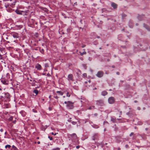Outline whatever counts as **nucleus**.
<instances>
[{
  "label": "nucleus",
  "mask_w": 150,
  "mask_h": 150,
  "mask_svg": "<svg viewBox=\"0 0 150 150\" xmlns=\"http://www.w3.org/2000/svg\"><path fill=\"white\" fill-rule=\"evenodd\" d=\"M70 138L69 140H71L74 144H76L78 142V139L76 134L75 133L69 134L68 135Z\"/></svg>",
  "instance_id": "f257e3e1"
},
{
  "label": "nucleus",
  "mask_w": 150,
  "mask_h": 150,
  "mask_svg": "<svg viewBox=\"0 0 150 150\" xmlns=\"http://www.w3.org/2000/svg\"><path fill=\"white\" fill-rule=\"evenodd\" d=\"M142 45L138 43H137L134 46V50L135 51H137L140 50H143L145 51L147 49V48L146 47L145 48L142 47Z\"/></svg>",
  "instance_id": "f03ea898"
},
{
  "label": "nucleus",
  "mask_w": 150,
  "mask_h": 150,
  "mask_svg": "<svg viewBox=\"0 0 150 150\" xmlns=\"http://www.w3.org/2000/svg\"><path fill=\"white\" fill-rule=\"evenodd\" d=\"M69 103L67 105V108L69 109H72L74 108L73 104L71 101H68Z\"/></svg>",
  "instance_id": "7ed1b4c3"
},
{
  "label": "nucleus",
  "mask_w": 150,
  "mask_h": 150,
  "mask_svg": "<svg viewBox=\"0 0 150 150\" xmlns=\"http://www.w3.org/2000/svg\"><path fill=\"white\" fill-rule=\"evenodd\" d=\"M67 79L69 81H74L73 79V76L71 74H70L68 75L67 77Z\"/></svg>",
  "instance_id": "20e7f679"
},
{
  "label": "nucleus",
  "mask_w": 150,
  "mask_h": 150,
  "mask_svg": "<svg viewBox=\"0 0 150 150\" xmlns=\"http://www.w3.org/2000/svg\"><path fill=\"white\" fill-rule=\"evenodd\" d=\"M103 73L102 71H99L98 72L96 75V76L99 78H100L103 76Z\"/></svg>",
  "instance_id": "39448f33"
},
{
  "label": "nucleus",
  "mask_w": 150,
  "mask_h": 150,
  "mask_svg": "<svg viewBox=\"0 0 150 150\" xmlns=\"http://www.w3.org/2000/svg\"><path fill=\"white\" fill-rule=\"evenodd\" d=\"M108 101L109 103L112 104L115 101V99L113 97H111L109 98Z\"/></svg>",
  "instance_id": "423d86ee"
},
{
  "label": "nucleus",
  "mask_w": 150,
  "mask_h": 150,
  "mask_svg": "<svg viewBox=\"0 0 150 150\" xmlns=\"http://www.w3.org/2000/svg\"><path fill=\"white\" fill-rule=\"evenodd\" d=\"M9 96V95L8 93H5L4 95V96H1V98H8Z\"/></svg>",
  "instance_id": "0eeeda50"
},
{
  "label": "nucleus",
  "mask_w": 150,
  "mask_h": 150,
  "mask_svg": "<svg viewBox=\"0 0 150 150\" xmlns=\"http://www.w3.org/2000/svg\"><path fill=\"white\" fill-rule=\"evenodd\" d=\"M35 68L38 70H40L42 69V67L40 64H37L35 65Z\"/></svg>",
  "instance_id": "6e6552de"
},
{
  "label": "nucleus",
  "mask_w": 150,
  "mask_h": 150,
  "mask_svg": "<svg viewBox=\"0 0 150 150\" xmlns=\"http://www.w3.org/2000/svg\"><path fill=\"white\" fill-rule=\"evenodd\" d=\"M12 35L14 38H17L19 37L18 34L16 33H14L12 34Z\"/></svg>",
  "instance_id": "1a4fd4ad"
},
{
  "label": "nucleus",
  "mask_w": 150,
  "mask_h": 150,
  "mask_svg": "<svg viewBox=\"0 0 150 150\" xmlns=\"http://www.w3.org/2000/svg\"><path fill=\"white\" fill-rule=\"evenodd\" d=\"M98 138V134H95L93 137V140H95L97 139Z\"/></svg>",
  "instance_id": "9d476101"
},
{
  "label": "nucleus",
  "mask_w": 150,
  "mask_h": 150,
  "mask_svg": "<svg viewBox=\"0 0 150 150\" xmlns=\"http://www.w3.org/2000/svg\"><path fill=\"white\" fill-rule=\"evenodd\" d=\"M1 82L4 84L8 85V81H6L4 79H3L1 80Z\"/></svg>",
  "instance_id": "9b49d317"
},
{
  "label": "nucleus",
  "mask_w": 150,
  "mask_h": 150,
  "mask_svg": "<svg viewBox=\"0 0 150 150\" xmlns=\"http://www.w3.org/2000/svg\"><path fill=\"white\" fill-rule=\"evenodd\" d=\"M20 113L23 117H24L26 115V113L24 111L22 110L20 112Z\"/></svg>",
  "instance_id": "f8f14e48"
},
{
  "label": "nucleus",
  "mask_w": 150,
  "mask_h": 150,
  "mask_svg": "<svg viewBox=\"0 0 150 150\" xmlns=\"http://www.w3.org/2000/svg\"><path fill=\"white\" fill-rule=\"evenodd\" d=\"M111 5L112 6L114 9L116 8H117V5L114 3H112Z\"/></svg>",
  "instance_id": "ddd939ff"
},
{
  "label": "nucleus",
  "mask_w": 150,
  "mask_h": 150,
  "mask_svg": "<svg viewBox=\"0 0 150 150\" xmlns=\"http://www.w3.org/2000/svg\"><path fill=\"white\" fill-rule=\"evenodd\" d=\"M144 27H145L148 31H150V27L144 24Z\"/></svg>",
  "instance_id": "4468645a"
},
{
  "label": "nucleus",
  "mask_w": 150,
  "mask_h": 150,
  "mask_svg": "<svg viewBox=\"0 0 150 150\" xmlns=\"http://www.w3.org/2000/svg\"><path fill=\"white\" fill-rule=\"evenodd\" d=\"M83 50L84 51L83 52H79V53H80V55L81 56H83V55L85 54L86 53V52L85 51V49H84Z\"/></svg>",
  "instance_id": "2eb2a0df"
},
{
  "label": "nucleus",
  "mask_w": 150,
  "mask_h": 150,
  "mask_svg": "<svg viewBox=\"0 0 150 150\" xmlns=\"http://www.w3.org/2000/svg\"><path fill=\"white\" fill-rule=\"evenodd\" d=\"M107 94V93L105 91H104L101 92V94L103 96H105Z\"/></svg>",
  "instance_id": "dca6fc26"
},
{
  "label": "nucleus",
  "mask_w": 150,
  "mask_h": 150,
  "mask_svg": "<svg viewBox=\"0 0 150 150\" xmlns=\"http://www.w3.org/2000/svg\"><path fill=\"white\" fill-rule=\"evenodd\" d=\"M116 119L115 118L112 117H111V120L113 122H116Z\"/></svg>",
  "instance_id": "f3484780"
},
{
  "label": "nucleus",
  "mask_w": 150,
  "mask_h": 150,
  "mask_svg": "<svg viewBox=\"0 0 150 150\" xmlns=\"http://www.w3.org/2000/svg\"><path fill=\"white\" fill-rule=\"evenodd\" d=\"M23 26L22 25H16V27L17 28H18V29H20L21 28H22Z\"/></svg>",
  "instance_id": "a211bd4d"
},
{
  "label": "nucleus",
  "mask_w": 150,
  "mask_h": 150,
  "mask_svg": "<svg viewBox=\"0 0 150 150\" xmlns=\"http://www.w3.org/2000/svg\"><path fill=\"white\" fill-rule=\"evenodd\" d=\"M33 92L35 93L36 95H37L38 93V91L36 89L34 90L33 91Z\"/></svg>",
  "instance_id": "6ab92c4d"
},
{
  "label": "nucleus",
  "mask_w": 150,
  "mask_h": 150,
  "mask_svg": "<svg viewBox=\"0 0 150 150\" xmlns=\"http://www.w3.org/2000/svg\"><path fill=\"white\" fill-rule=\"evenodd\" d=\"M57 93H59V94L61 96H62L63 95V93L61 91H57Z\"/></svg>",
  "instance_id": "aec40b11"
},
{
  "label": "nucleus",
  "mask_w": 150,
  "mask_h": 150,
  "mask_svg": "<svg viewBox=\"0 0 150 150\" xmlns=\"http://www.w3.org/2000/svg\"><path fill=\"white\" fill-rule=\"evenodd\" d=\"M5 6L6 8V9H7L9 8V4H6L5 5Z\"/></svg>",
  "instance_id": "412c9836"
},
{
  "label": "nucleus",
  "mask_w": 150,
  "mask_h": 150,
  "mask_svg": "<svg viewBox=\"0 0 150 150\" xmlns=\"http://www.w3.org/2000/svg\"><path fill=\"white\" fill-rule=\"evenodd\" d=\"M95 108V106H92L89 107L88 108V110H91L93 108Z\"/></svg>",
  "instance_id": "4be33fe9"
},
{
  "label": "nucleus",
  "mask_w": 150,
  "mask_h": 150,
  "mask_svg": "<svg viewBox=\"0 0 150 150\" xmlns=\"http://www.w3.org/2000/svg\"><path fill=\"white\" fill-rule=\"evenodd\" d=\"M12 10V9L10 7H9V8H8L6 9L7 11L8 12H11Z\"/></svg>",
  "instance_id": "5701e85b"
},
{
  "label": "nucleus",
  "mask_w": 150,
  "mask_h": 150,
  "mask_svg": "<svg viewBox=\"0 0 150 150\" xmlns=\"http://www.w3.org/2000/svg\"><path fill=\"white\" fill-rule=\"evenodd\" d=\"M15 11L17 14H21V12L18 10H16Z\"/></svg>",
  "instance_id": "b1692460"
},
{
  "label": "nucleus",
  "mask_w": 150,
  "mask_h": 150,
  "mask_svg": "<svg viewBox=\"0 0 150 150\" xmlns=\"http://www.w3.org/2000/svg\"><path fill=\"white\" fill-rule=\"evenodd\" d=\"M11 147V146L9 145H7L5 146V148L6 149H9Z\"/></svg>",
  "instance_id": "393cba45"
},
{
  "label": "nucleus",
  "mask_w": 150,
  "mask_h": 150,
  "mask_svg": "<svg viewBox=\"0 0 150 150\" xmlns=\"http://www.w3.org/2000/svg\"><path fill=\"white\" fill-rule=\"evenodd\" d=\"M37 83L36 81H35V82H33L31 83V85L33 86H34L35 85V83Z\"/></svg>",
  "instance_id": "a878e982"
},
{
  "label": "nucleus",
  "mask_w": 150,
  "mask_h": 150,
  "mask_svg": "<svg viewBox=\"0 0 150 150\" xmlns=\"http://www.w3.org/2000/svg\"><path fill=\"white\" fill-rule=\"evenodd\" d=\"M13 119V117H12V116H11V117H10L9 118V119H8V120H9V121H11V120H12Z\"/></svg>",
  "instance_id": "bb28decb"
},
{
  "label": "nucleus",
  "mask_w": 150,
  "mask_h": 150,
  "mask_svg": "<svg viewBox=\"0 0 150 150\" xmlns=\"http://www.w3.org/2000/svg\"><path fill=\"white\" fill-rule=\"evenodd\" d=\"M12 147L14 149V150H17V148L15 146H14V145H13Z\"/></svg>",
  "instance_id": "cd10ccee"
},
{
  "label": "nucleus",
  "mask_w": 150,
  "mask_h": 150,
  "mask_svg": "<svg viewBox=\"0 0 150 150\" xmlns=\"http://www.w3.org/2000/svg\"><path fill=\"white\" fill-rule=\"evenodd\" d=\"M45 67H49V64L48 63H46L45 64Z\"/></svg>",
  "instance_id": "c85d7f7f"
},
{
  "label": "nucleus",
  "mask_w": 150,
  "mask_h": 150,
  "mask_svg": "<svg viewBox=\"0 0 150 150\" xmlns=\"http://www.w3.org/2000/svg\"><path fill=\"white\" fill-rule=\"evenodd\" d=\"M70 96V95L69 94V92H67V96L69 97Z\"/></svg>",
  "instance_id": "c756f323"
},
{
  "label": "nucleus",
  "mask_w": 150,
  "mask_h": 150,
  "mask_svg": "<svg viewBox=\"0 0 150 150\" xmlns=\"http://www.w3.org/2000/svg\"><path fill=\"white\" fill-rule=\"evenodd\" d=\"M52 150H60V149L59 148H56L53 149Z\"/></svg>",
  "instance_id": "7c9ffc66"
},
{
  "label": "nucleus",
  "mask_w": 150,
  "mask_h": 150,
  "mask_svg": "<svg viewBox=\"0 0 150 150\" xmlns=\"http://www.w3.org/2000/svg\"><path fill=\"white\" fill-rule=\"evenodd\" d=\"M104 125H107L108 124V123L107 121H105L103 123Z\"/></svg>",
  "instance_id": "2f4dec72"
},
{
  "label": "nucleus",
  "mask_w": 150,
  "mask_h": 150,
  "mask_svg": "<svg viewBox=\"0 0 150 150\" xmlns=\"http://www.w3.org/2000/svg\"><path fill=\"white\" fill-rule=\"evenodd\" d=\"M40 52L42 54H43L44 52V50L43 49H42L40 50Z\"/></svg>",
  "instance_id": "473e14b6"
},
{
  "label": "nucleus",
  "mask_w": 150,
  "mask_h": 150,
  "mask_svg": "<svg viewBox=\"0 0 150 150\" xmlns=\"http://www.w3.org/2000/svg\"><path fill=\"white\" fill-rule=\"evenodd\" d=\"M72 124L74 125L76 124V122L74 121H73L72 122Z\"/></svg>",
  "instance_id": "72a5a7b5"
},
{
  "label": "nucleus",
  "mask_w": 150,
  "mask_h": 150,
  "mask_svg": "<svg viewBox=\"0 0 150 150\" xmlns=\"http://www.w3.org/2000/svg\"><path fill=\"white\" fill-rule=\"evenodd\" d=\"M134 133L133 132H131L129 135L130 137H131L132 135H133Z\"/></svg>",
  "instance_id": "f704fd0d"
},
{
  "label": "nucleus",
  "mask_w": 150,
  "mask_h": 150,
  "mask_svg": "<svg viewBox=\"0 0 150 150\" xmlns=\"http://www.w3.org/2000/svg\"><path fill=\"white\" fill-rule=\"evenodd\" d=\"M32 111L33 112H37V111L36 110H35V109H33L32 110Z\"/></svg>",
  "instance_id": "c9c22d12"
},
{
  "label": "nucleus",
  "mask_w": 150,
  "mask_h": 150,
  "mask_svg": "<svg viewBox=\"0 0 150 150\" xmlns=\"http://www.w3.org/2000/svg\"><path fill=\"white\" fill-rule=\"evenodd\" d=\"M83 75V76L84 77L87 76V74L86 73H84Z\"/></svg>",
  "instance_id": "e433bc0d"
},
{
  "label": "nucleus",
  "mask_w": 150,
  "mask_h": 150,
  "mask_svg": "<svg viewBox=\"0 0 150 150\" xmlns=\"http://www.w3.org/2000/svg\"><path fill=\"white\" fill-rule=\"evenodd\" d=\"M82 45L81 47L82 48H84L86 46V45L83 44H82Z\"/></svg>",
  "instance_id": "4c0bfd02"
},
{
  "label": "nucleus",
  "mask_w": 150,
  "mask_h": 150,
  "mask_svg": "<svg viewBox=\"0 0 150 150\" xmlns=\"http://www.w3.org/2000/svg\"><path fill=\"white\" fill-rule=\"evenodd\" d=\"M48 138L50 139V140H52L53 139L52 137H51L50 136H48Z\"/></svg>",
  "instance_id": "58836bf2"
},
{
  "label": "nucleus",
  "mask_w": 150,
  "mask_h": 150,
  "mask_svg": "<svg viewBox=\"0 0 150 150\" xmlns=\"http://www.w3.org/2000/svg\"><path fill=\"white\" fill-rule=\"evenodd\" d=\"M64 103L65 104H66L67 105V104H68L69 103V102H68V101H67H67H65L64 102Z\"/></svg>",
  "instance_id": "ea45409f"
},
{
  "label": "nucleus",
  "mask_w": 150,
  "mask_h": 150,
  "mask_svg": "<svg viewBox=\"0 0 150 150\" xmlns=\"http://www.w3.org/2000/svg\"><path fill=\"white\" fill-rule=\"evenodd\" d=\"M122 17H125L126 16V15L125 14H123L122 15Z\"/></svg>",
  "instance_id": "a19ab883"
},
{
  "label": "nucleus",
  "mask_w": 150,
  "mask_h": 150,
  "mask_svg": "<svg viewBox=\"0 0 150 150\" xmlns=\"http://www.w3.org/2000/svg\"><path fill=\"white\" fill-rule=\"evenodd\" d=\"M51 134H52V135H55L56 134V133L54 134L53 132L51 133Z\"/></svg>",
  "instance_id": "79ce46f5"
},
{
  "label": "nucleus",
  "mask_w": 150,
  "mask_h": 150,
  "mask_svg": "<svg viewBox=\"0 0 150 150\" xmlns=\"http://www.w3.org/2000/svg\"><path fill=\"white\" fill-rule=\"evenodd\" d=\"M125 147L126 148H128L129 147V146L127 144H126L125 145Z\"/></svg>",
  "instance_id": "37998d69"
},
{
  "label": "nucleus",
  "mask_w": 150,
  "mask_h": 150,
  "mask_svg": "<svg viewBox=\"0 0 150 150\" xmlns=\"http://www.w3.org/2000/svg\"><path fill=\"white\" fill-rule=\"evenodd\" d=\"M83 65L84 68L85 69H86V65L85 64H83Z\"/></svg>",
  "instance_id": "c03bdc74"
},
{
  "label": "nucleus",
  "mask_w": 150,
  "mask_h": 150,
  "mask_svg": "<svg viewBox=\"0 0 150 150\" xmlns=\"http://www.w3.org/2000/svg\"><path fill=\"white\" fill-rule=\"evenodd\" d=\"M80 147V146H76V148L77 149H78Z\"/></svg>",
  "instance_id": "a18cd8bd"
},
{
  "label": "nucleus",
  "mask_w": 150,
  "mask_h": 150,
  "mask_svg": "<svg viewBox=\"0 0 150 150\" xmlns=\"http://www.w3.org/2000/svg\"><path fill=\"white\" fill-rule=\"evenodd\" d=\"M3 130H3V129H0V131L1 132H3Z\"/></svg>",
  "instance_id": "49530a36"
},
{
  "label": "nucleus",
  "mask_w": 150,
  "mask_h": 150,
  "mask_svg": "<svg viewBox=\"0 0 150 150\" xmlns=\"http://www.w3.org/2000/svg\"><path fill=\"white\" fill-rule=\"evenodd\" d=\"M141 17V16H138V19L139 20H141V19H140L139 18H140V17Z\"/></svg>",
  "instance_id": "de8ad7c7"
},
{
  "label": "nucleus",
  "mask_w": 150,
  "mask_h": 150,
  "mask_svg": "<svg viewBox=\"0 0 150 150\" xmlns=\"http://www.w3.org/2000/svg\"><path fill=\"white\" fill-rule=\"evenodd\" d=\"M47 76H50V74L48 73L47 74Z\"/></svg>",
  "instance_id": "09e8293b"
},
{
  "label": "nucleus",
  "mask_w": 150,
  "mask_h": 150,
  "mask_svg": "<svg viewBox=\"0 0 150 150\" xmlns=\"http://www.w3.org/2000/svg\"><path fill=\"white\" fill-rule=\"evenodd\" d=\"M16 120H13V123H14V124H15L16 123Z\"/></svg>",
  "instance_id": "8fccbe9b"
},
{
  "label": "nucleus",
  "mask_w": 150,
  "mask_h": 150,
  "mask_svg": "<svg viewBox=\"0 0 150 150\" xmlns=\"http://www.w3.org/2000/svg\"><path fill=\"white\" fill-rule=\"evenodd\" d=\"M116 74L117 75H119L120 74V73L119 72H116Z\"/></svg>",
  "instance_id": "3c124183"
},
{
  "label": "nucleus",
  "mask_w": 150,
  "mask_h": 150,
  "mask_svg": "<svg viewBox=\"0 0 150 150\" xmlns=\"http://www.w3.org/2000/svg\"><path fill=\"white\" fill-rule=\"evenodd\" d=\"M54 98H56V99H57L58 98V97L57 96H56L55 97H54Z\"/></svg>",
  "instance_id": "603ef678"
},
{
  "label": "nucleus",
  "mask_w": 150,
  "mask_h": 150,
  "mask_svg": "<svg viewBox=\"0 0 150 150\" xmlns=\"http://www.w3.org/2000/svg\"><path fill=\"white\" fill-rule=\"evenodd\" d=\"M129 27L131 28H132V25L130 26L129 25Z\"/></svg>",
  "instance_id": "864d4df0"
},
{
  "label": "nucleus",
  "mask_w": 150,
  "mask_h": 150,
  "mask_svg": "<svg viewBox=\"0 0 150 150\" xmlns=\"http://www.w3.org/2000/svg\"><path fill=\"white\" fill-rule=\"evenodd\" d=\"M49 109L50 110H51V108H49Z\"/></svg>",
  "instance_id": "5fc2aeb1"
},
{
  "label": "nucleus",
  "mask_w": 150,
  "mask_h": 150,
  "mask_svg": "<svg viewBox=\"0 0 150 150\" xmlns=\"http://www.w3.org/2000/svg\"><path fill=\"white\" fill-rule=\"evenodd\" d=\"M51 97V96H49V98H50Z\"/></svg>",
  "instance_id": "6e6d98bb"
},
{
  "label": "nucleus",
  "mask_w": 150,
  "mask_h": 150,
  "mask_svg": "<svg viewBox=\"0 0 150 150\" xmlns=\"http://www.w3.org/2000/svg\"><path fill=\"white\" fill-rule=\"evenodd\" d=\"M40 142H38V144H40Z\"/></svg>",
  "instance_id": "4d7b16f0"
},
{
  "label": "nucleus",
  "mask_w": 150,
  "mask_h": 150,
  "mask_svg": "<svg viewBox=\"0 0 150 150\" xmlns=\"http://www.w3.org/2000/svg\"><path fill=\"white\" fill-rule=\"evenodd\" d=\"M138 110H140V108H139V107H138Z\"/></svg>",
  "instance_id": "13d9d810"
},
{
  "label": "nucleus",
  "mask_w": 150,
  "mask_h": 150,
  "mask_svg": "<svg viewBox=\"0 0 150 150\" xmlns=\"http://www.w3.org/2000/svg\"><path fill=\"white\" fill-rule=\"evenodd\" d=\"M97 38H100V37L99 36H97Z\"/></svg>",
  "instance_id": "bf43d9fd"
},
{
  "label": "nucleus",
  "mask_w": 150,
  "mask_h": 150,
  "mask_svg": "<svg viewBox=\"0 0 150 150\" xmlns=\"http://www.w3.org/2000/svg\"><path fill=\"white\" fill-rule=\"evenodd\" d=\"M97 88H95L93 89H96Z\"/></svg>",
  "instance_id": "052dcab7"
},
{
  "label": "nucleus",
  "mask_w": 150,
  "mask_h": 150,
  "mask_svg": "<svg viewBox=\"0 0 150 150\" xmlns=\"http://www.w3.org/2000/svg\"><path fill=\"white\" fill-rule=\"evenodd\" d=\"M42 75H45V74H44V73H43V74H42Z\"/></svg>",
  "instance_id": "680f3d73"
},
{
  "label": "nucleus",
  "mask_w": 150,
  "mask_h": 150,
  "mask_svg": "<svg viewBox=\"0 0 150 150\" xmlns=\"http://www.w3.org/2000/svg\"><path fill=\"white\" fill-rule=\"evenodd\" d=\"M106 131V129H104V131Z\"/></svg>",
  "instance_id": "e2e57ef3"
},
{
  "label": "nucleus",
  "mask_w": 150,
  "mask_h": 150,
  "mask_svg": "<svg viewBox=\"0 0 150 150\" xmlns=\"http://www.w3.org/2000/svg\"><path fill=\"white\" fill-rule=\"evenodd\" d=\"M101 49H102V48H101V47H100V48H99V49H100V50Z\"/></svg>",
  "instance_id": "0e129e2a"
},
{
  "label": "nucleus",
  "mask_w": 150,
  "mask_h": 150,
  "mask_svg": "<svg viewBox=\"0 0 150 150\" xmlns=\"http://www.w3.org/2000/svg\"><path fill=\"white\" fill-rule=\"evenodd\" d=\"M2 90V89L1 88H0V91H1Z\"/></svg>",
  "instance_id": "69168bd1"
},
{
  "label": "nucleus",
  "mask_w": 150,
  "mask_h": 150,
  "mask_svg": "<svg viewBox=\"0 0 150 150\" xmlns=\"http://www.w3.org/2000/svg\"><path fill=\"white\" fill-rule=\"evenodd\" d=\"M63 97L64 98H65V96H63Z\"/></svg>",
  "instance_id": "338daca9"
},
{
  "label": "nucleus",
  "mask_w": 150,
  "mask_h": 150,
  "mask_svg": "<svg viewBox=\"0 0 150 150\" xmlns=\"http://www.w3.org/2000/svg\"><path fill=\"white\" fill-rule=\"evenodd\" d=\"M146 130H147V128H146Z\"/></svg>",
  "instance_id": "774afa93"
}]
</instances>
